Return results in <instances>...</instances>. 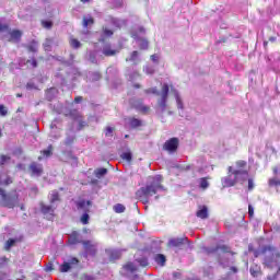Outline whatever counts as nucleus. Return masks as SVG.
Here are the masks:
<instances>
[{
    "label": "nucleus",
    "instance_id": "nucleus-1",
    "mask_svg": "<svg viewBox=\"0 0 280 280\" xmlns=\"http://www.w3.org/2000/svg\"><path fill=\"white\" fill-rule=\"evenodd\" d=\"M249 252H254V257H262V264L266 268L279 269L275 276H269L268 280H280V252L272 245H265L258 249H253V246H248Z\"/></svg>",
    "mask_w": 280,
    "mask_h": 280
},
{
    "label": "nucleus",
    "instance_id": "nucleus-2",
    "mask_svg": "<svg viewBox=\"0 0 280 280\" xmlns=\"http://www.w3.org/2000/svg\"><path fill=\"white\" fill-rule=\"evenodd\" d=\"M161 183H163V176L155 175L154 177H150L148 184L144 187H141L136 192V196L140 198L143 205H148V202H150L149 198H152V196L159 191H165V188Z\"/></svg>",
    "mask_w": 280,
    "mask_h": 280
},
{
    "label": "nucleus",
    "instance_id": "nucleus-3",
    "mask_svg": "<svg viewBox=\"0 0 280 280\" xmlns=\"http://www.w3.org/2000/svg\"><path fill=\"white\" fill-rule=\"evenodd\" d=\"M144 93L147 95H150V93H152V95H158L159 98H158L156 113H158L159 117H161V119H163V114L167 109V97H170V85H167V83H164L162 85L161 92H159V90L156 88H150V89L144 90Z\"/></svg>",
    "mask_w": 280,
    "mask_h": 280
},
{
    "label": "nucleus",
    "instance_id": "nucleus-4",
    "mask_svg": "<svg viewBox=\"0 0 280 280\" xmlns=\"http://www.w3.org/2000/svg\"><path fill=\"white\" fill-rule=\"evenodd\" d=\"M248 178V171L246 170H235L229 176L222 178L223 187H233L237 180H246Z\"/></svg>",
    "mask_w": 280,
    "mask_h": 280
},
{
    "label": "nucleus",
    "instance_id": "nucleus-5",
    "mask_svg": "<svg viewBox=\"0 0 280 280\" xmlns=\"http://www.w3.org/2000/svg\"><path fill=\"white\" fill-rule=\"evenodd\" d=\"M0 203L2 207H7V209L19 207V194L16 191L5 194L3 188H0Z\"/></svg>",
    "mask_w": 280,
    "mask_h": 280
},
{
    "label": "nucleus",
    "instance_id": "nucleus-6",
    "mask_svg": "<svg viewBox=\"0 0 280 280\" xmlns=\"http://www.w3.org/2000/svg\"><path fill=\"white\" fill-rule=\"evenodd\" d=\"M65 116L70 117V119H73L74 121H78L79 130H82V128H86L88 126V124L84 121V118L82 117V114H80V112L77 109L65 112Z\"/></svg>",
    "mask_w": 280,
    "mask_h": 280
},
{
    "label": "nucleus",
    "instance_id": "nucleus-7",
    "mask_svg": "<svg viewBox=\"0 0 280 280\" xmlns=\"http://www.w3.org/2000/svg\"><path fill=\"white\" fill-rule=\"evenodd\" d=\"M129 104L132 108H136V110H139V113H148L150 110L149 106L143 105V100L141 98H131L129 101Z\"/></svg>",
    "mask_w": 280,
    "mask_h": 280
},
{
    "label": "nucleus",
    "instance_id": "nucleus-8",
    "mask_svg": "<svg viewBox=\"0 0 280 280\" xmlns=\"http://www.w3.org/2000/svg\"><path fill=\"white\" fill-rule=\"evenodd\" d=\"M185 244H189V238L187 237H177L168 240V248H182Z\"/></svg>",
    "mask_w": 280,
    "mask_h": 280
},
{
    "label": "nucleus",
    "instance_id": "nucleus-9",
    "mask_svg": "<svg viewBox=\"0 0 280 280\" xmlns=\"http://www.w3.org/2000/svg\"><path fill=\"white\" fill-rule=\"evenodd\" d=\"M178 138H171L164 143L163 148L166 152H176L178 150Z\"/></svg>",
    "mask_w": 280,
    "mask_h": 280
},
{
    "label": "nucleus",
    "instance_id": "nucleus-10",
    "mask_svg": "<svg viewBox=\"0 0 280 280\" xmlns=\"http://www.w3.org/2000/svg\"><path fill=\"white\" fill-rule=\"evenodd\" d=\"M83 248L88 255H96L97 253V243L91 241H82Z\"/></svg>",
    "mask_w": 280,
    "mask_h": 280
},
{
    "label": "nucleus",
    "instance_id": "nucleus-11",
    "mask_svg": "<svg viewBox=\"0 0 280 280\" xmlns=\"http://www.w3.org/2000/svg\"><path fill=\"white\" fill-rule=\"evenodd\" d=\"M131 36L135 38V40L138 42L140 49L145 50V49H148V47H150V43L148 42V39L141 38L137 31H132Z\"/></svg>",
    "mask_w": 280,
    "mask_h": 280
},
{
    "label": "nucleus",
    "instance_id": "nucleus-12",
    "mask_svg": "<svg viewBox=\"0 0 280 280\" xmlns=\"http://www.w3.org/2000/svg\"><path fill=\"white\" fill-rule=\"evenodd\" d=\"M28 170L32 176H43V165L36 162L31 163Z\"/></svg>",
    "mask_w": 280,
    "mask_h": 280
},
{
    "label": "nucleus",
    "instance_id": "nucleus-13",
    "mask_svg": "<svg viewBox=\"0 0 280 280\" xmlns=\"http://www.w3.org/2000/svg\"><path fill=\"white\" fill-rule=\"evenodd\" d=\"M105 253L107 257H109L110 261H115L121 258V249H106Z\"/></svg>",
    "mask_w": 280,
    "mask_h": 280
},
{
    "label": "nucleus",
    "instance_id": "nucleus-14",
    "mask_svg": "<svg viewBox=\"0 0 280 280\" xmlns=\"http://www.w3.org/2000/svg\"><path fill=\"white\" fill-rule=\"evenodd\" d=\"M10 34V43H21V37L23 36V32L19 30H13L9 32Z\"/></svg>",
    "mask_w": 280,
    "mask_h": 280
},
{
    "label": "nucleus",
    "instance_id": "nucleus-15",
    "mask_svg": "<svg viewBox=\"0 0 280 280\" xmlns=\"http://www.w3.org/2000/svg\"><path fill=\"white\" fill-rule=\"evenodd\" d=\"M102 54H104L106 57L117 56V54H119V49H113L109 44H106L103 46Z\"/></svg>",
    "mask_w": 280,
    "mask_h": 280
},
{
    "label": "nucleus",
    "instance_id": "nucleus-16",
    "mask_svg": "<svg viewBox=\"0 0 280 280\" xmlns=\"http://www.w3.org/2000/svg\"><path fill=\"white\" fill-rule=\"evenodd\" d=\"M77 208L79 211H84V213L91 211V201L81 200L77 202Z\"/></svg>",
    "mask_w": 280,
    "mask_h": 280
},
{
    "label": "nucleus",
    "instance_id": "nucleus-17",
    "mask_svg": "<svg viewBox=\"0 0 280 280\" xmlns=\"http://www.w3.org/2000/svg\"><path fill=\"white\" fill-rule=\"evenodd\" d=\"M196 215L201 220H207L209 218V209L207 208V206H200Z\"/></svg>",
    "mask_w": 280,
    "mask_h": 280
},
{
    "label": "nucleus",
    "instance_id": "nucleus-18",
    "mask_svg": "<svg viewBox=\"0 0 280 280\" xmlns=\"http://www.w3.org/2000/svg\"><path fill=\"white\" fill-rule=\"evenodd\" d=\"M8 185H12V177H10L5 173L0 174V187H8Z\"/></svg>",
    "mask_w": 280,
    "mask_h": 280
},
{
    "label": "nucleus",
    "instance_id": "nucleus-19",
    "mask_svg": "<svg viewBox=\"0 0 280 280\" xmlns=\"http://www.w3.org/2000/svg\"><path fill=\"white\" fill-rule=\"evenodd\" d=\"M220 248H224V247H220V246H215V247H201L200 254L201 255H214V253H218V250H220Z\"/></svg>",
    "mask_w": 280,
    "mask_h": 280
},
{
    "label": "nucleus",
    "instance_id": "nucleus-20",
    "mask_svg": "<svg viewBox=\"0 0 280 280\" xmlns=\"http://www.w3.org/2000/svg\"><path fill=\"white\" fill-rule=\"evenodd\" d=\"M58 97V89L50 88L46 91V100L48 102H51L52 100H56Z\"/></svg>",
    "mask_w": 280,
    "mask_h": 280
},
{
    "label": "nucleus",
    "instance_id": "nucleus-21",
    "mask_svg": "<svg viewBox=\"0 0 280 280\" xmlns=\"http://www.w3.org/2000/svg\"><path fill=\"white\" fill-rule=\"evenodd\" d=\"M69 244L75 245V244H82L83 241H80V233L72 232L68 238Z\"/></svg>",
    "mask_w": 280,
    "mask_h": 280
},
{
    "label": "nucleus",
    "instance_id": "nucleus-22",
    "mask_svg": "<svg viewBox=\"0 0 280 280\" xmlns=\"http://www.w3.org/2000/svg\"><path fill=\"white\" fill-rule=\"evenodd\" d=\"M55 209L56 208H54V206H47L44 203L40 205V211L44 213V215H54Z\"/></svg>",
    "mask_w": 280,
    "mask_h": 280
},
{
    "label": "nucleus",
    "instance_id": "nucleus-23",
    "mask_svg": "<svg viewBox=\"0 0 280 280\" xmlns=\"http://www.w3.org/2000/svg\"><path fill=\"white\" fill-rule=\"evenodd\" d=\"M50 205H56V202H60V194L58 190H52L49 196Z\"/></svg>",
    "mask_w": 280,
    "mask_h": 280
},
{
    "label": "nucleus",
    "instance_id": "nucleus-24",
    "mask_svg": "<svg viewBox=\"0 0 280 280\" xmlns=\"http://www.w3.org/2000/svg\"><path fill=\"white\" fill-rule=\"evenodd\" d=\"M172 91H173L174 97L176 100L177 108L183 110V108H184L183 100L180 98V94L178 93V90H172Z\"/></svg>",
    "mask_w": 280,
    "mask_h": 280
},
{
    "label": "nucleus",
    "instance_id": "nucleus-25",
    "mask_svg": "<svg viewBox=\"0 0 280 280\" xmlns=\"http://www.w3.org/2000/svg\"><path fill=\"white\" fill-rule=\"evenodd\" d=\"M26 49L32 54H36V51H38V42L32 40L31 44L26 46Z\"/></svg>",
    "mask_w": 280,
    "mask_h": 280
},
{
    "label": "nucleus",
    "instance_id": "nucleus-26",
    "mask_svg": "<svg viewBox=\"0 0 280 280\" xmlns=\"http://www.w3.org/2000/svg\"><path fill=\"white\" fill-rule=\"evenodd\" d=\"M155 261L159 266H165V261H167V259L165 258V255L158 254L155 255Z\"/></svg>",
    "mask_w": 280,
    "mask_h": 280
},
{
    "label": "nucleus",
    "instance_id": "nucleus-27",
    "mask_svg": "<svg viewBox=\"0 0 280 280\" xmlns=\"http://www.w3.org/2000/svg\"><path fill=\"white\" fill-rule=\"evenodd\" d=\"M51 45H54V38H46L43 44L45 51H51Z\"/></svg>",
    "mask_w": 280,
    "mask_h": 280
},
{
    "label": "nucleus",
    "instance_id": "nucleus-28",
    "mask_svg": "<svg viewBox=\"0 0 280 280\" xmlns=\"http://www.w3.org/2000/svg\"><path fill=\"white\" fill-rule=\"evenodd\" d=\"M121 159L122 161H127V163H132V152H130V150L121 153Z\"/></svg>",
    "mask_w": 280,
    "mask_h": 280
},
{
    "label": "nucleus",
    "instance_id": "nucleus-29",
    "mask_svg": "<svg viewBox=\"0 0 280 280\" xmlns=\"http://www.w3.org/2000/svg\"><path fill=\"white\" fill-rule=\"evenodd\" d=\"M127 62H139V51L133 50L129 58L126 59Z\"/></svg>",
    "mask_w": 280,
    "mask_h": 280
},
{
    "label": "nucleus",
    "instance_id": "nucleus-30",
    "mask_svg": "<svg viewBox=\"0 0 280 280\" xmlns=\"http://www.w3.org/2000/svg\"><path fill=\"white\" fill-rule=\"evenodd\" d=\"M129 126L131 128H139L141 127V120L137 118H129Z\"/></svg>",
    "mask_w": 280,
    "mask_h": 280
},
{
    "label": "nucleus",
    "instance_id": "nucleus-31",
    "mask_svg": "<svg viewBox=\"0 0 280 280\" xmlns=\"http://www.w3.org/2000/svg\"><path fill=\"white\" fill-rule=\"evenodd\" d=\"M94 174H95L96 178H102V176H106L108 174V170L97 168L96 171H94Z\"/></svg>",
    "mask_w": 280,
    "mask_h": 280
},
{
    "label": "nucleus",
    "instance_id": "nucleus-32",
    "mask_svg": "<svg viewBox=\"0 0 280 280\" xmlns=\"http://www.w3.org/2000/svg\"><path fill=\"white\" fill-rule=\"evenodd\" d=\"M42 154L46 159H49V156H51L54 154V147L51 144L48 145V148L46 150L42 151Z\"/></svg>",
    "mask_w": 280,
    "mask_h": 280
},
{
    "label": "nucleus",
    "instance_id": "nucleus-33",
    "mask_svg": "<svg viewBox=\"0 0 280 280\" xmlns=\"http://www.w3.org/2000/svg\"><path fill=\"white\" fill-rule=\"evenodd\" d=\"M73 141H75V135L67 133L65 145H72Z\"/></svg>",
    "mask_w": 280,
    "mask_h": 280
},
{
    "label": "nucleus",
    "instance_id": "nucleus-34",
    "mask_svg": "<svg viewBox=\"0 0 280 280\" xmlns=\"http://www.w3.org/2000/svg\"><path fill=\"white\" fill-rule=\"evenodd\" d=\"M115 213H124L126 211V207L121 203H117L114 206Z\"/></svg>",
    "mask_w": 280,
    "mask_h": 280
},
{
    "label": "nucleus",
    "instance_id": "nucleus-35",
    "mask_svg": "<svg viewBox=\"0 0 280 280\" xmlns=\"http://www.w3.org/2000/svg\"><path fill=\"white\" fill-rule=\"evenodd\" d=\"M125 270H127L128 272H136L137 270V267L135 266V264L132 262H127L125 266H124Z\"/></svg>",
    "mask_w": 280,
    "mask_h": 280
},
{
    "label": "nucleus",
    "instance_id": "nucleus-36",
    "mask_svg": "<svg viewBox=\"0 0 280 280\" xmlns=\"http://www.w3.org/2000/svg\"><path fill=\"white\" fill-rule=\"evenodd\" d=\"M14 244H16V238H9L4 246L5 250H10Z\"/></svg>",
    "mask_w": 280,
    "mask_h": 280
},
{
    "label": "nucleus",
    "instance_id": "nucleus-37",
    "mask_svg": "<svg viewBox=\"0 0 280 280\" xmlns=\"http://www.w3.org/2000/svg\"><path fill=\"white\" fill-rule=\"evenodd\" d=\"M50 128L52 129L50 131L51 139H60V133L58 131L54 130V128H55L54 124L50 125Z\"/></svg>",
    "mask_w": 280,
    "mask_h": 280
},
{
    "label": "nucleus",
    "instance_id": "nucleus-38",
    "mask_svg": "<svg viewBox=\"0 0 280 280\" xmlns=\"http://www.w3.org/2000/svg\"><path fill=\"white\" fill-rule=\"evenodd\" d=\"M93 23H95L93 18H83V27H89V25H93Z\"/></svg>",
    "mask_w": 280,
    "mask_h": 280
},
{
    "label": "nucleus",
    "instance_id": "nucleus-39",
    "mask_svg": "<svg viewBox=\"0 0 280 280\" xmlns=\"http://www.w3.org/2000/svg\"><path fill=\"white\" fill-rule=\"evenodd\" d=\"M71 270V265L69 262H63L60 266V272H69Z\"/></svg>",
    "mask_w": 280,
    "mask_h": 280
},
{
    "label": "nucleus",
    "instance_id": "nucleus-40",
    "mask_svg": "<svg viewBox=\"0 0 280 280\" xmlns=\"http://www.w3.org/2000/svg\"><path fill=\"white\" fill-rule=\"evenodd\" d=\"M42 25H43V27H45V30H51V27H54V22L47 21V20H43L42 21Z\"/></svg>",
    "mask_w": 280,
    "mask_h": 280
},
{
    "label": "nucleus",
    "instance_id": "nucleus-41",
    "mask_svg": "<svg viewBox=\"0 0 280 280\" xmlns=\"http://www.w3.org/2000/svg\"><path fill=\"white\" fill-rule=\"evenodd\" d=\"M70 45L73 49H80V47H82V44L78 39H71Z\"/></svg>",
    "mask_w": 280,
    "mask_h": 280
},
{
    "label": "nucleus",
    "instance_id": "nucleus-42",
    "mask_svg": "<svg viewBox=\"0 0 280 280\" xmlns=\"http://www.w3.org/2000/svg\"><path fill=\"white\" fill-rule=\"evenodd\" d=\"M80 220L83 224H89V220H91V217L89 215V212H84Z\"/></svg>",
    "mask_w": 280,
    "mask_h": 280
},
{
    "label": "nucleus",
    "instance_id": "nucleus-43",
    "mask_svg": "<svg viewBox=\"0 0 280 280\" xmlns=\"http://www.w3.org/2000/svg\"><path fill=\"white\" fill-rule=\"evenodd\" d=\"M203 275L205 277H210V275H213V267L203 268Z\"/></svg>",
    "mask_w": 280,
    "mask_h": 280
},
{
    "label": "nucleus",
    "instance_id": "nucleus-44",
    "mask_svg": "<svg viewBox=\"0 0 280 280\" xmlns=\"http://www.w3.org/2000/svg\"><path fill=\"white\" fill-rule=\"evenodd\" d=\"M10 31V26L8 24H3L0 21V34H3V32H9Z\"/></svg>",
    "mask_w": 280,
    "mask_h": 280
},
{
    "label": "nucleus",
    "instance_id": "nucleus-45",
    "mask_svg": "<svg viewBox=\"0 0 280 280\" xmlns=\"http://www.w3.org/2000/svg\"><path fill=\"white\" fill-rule=\"evenodd\" d=\"M200 187L201 189H207L209 187V182L207 180V178L200 179Z\"/></svg>",
    "mask_w": 280,
    "mask_h": 280
},
{
    "label": "nucleus",
    "instance_id": "nucleus-46",
    "mask_svg": "<svg viewBox=\"0 0 280 280\" xmlns=\"http://www.w3.org/2000/svg\"><path fill=\"white\" fill-rule=\"evenodd\" d=\"M144 72L147 73V75H154V68L151 66H147L144 68Z\"/></svg>",
    "mask_w": 280,
    "mask_h": 280
},
{
    "label": "nucleus",
    "instance_id": "nucleus-47",
    "mask_svg": "<svg viewBox=\"0 0 280 280\" xmlns=\"http://www.w3.org/2000/svg\"><path fill=\"white\" fill-rule=\"evenodd\" d=\"M236 167H238L237 170H244V167H246V161H244V160L237 161Z\"/></svg>",
    "mask_w": 280,
    "mask_h": 280
},
{
    "label": "nucleus",
    "instance_id": "nucleus-48",
    "mask_svg": "<svg viewBox=\"0 0 280 280\" xmlns=\"http://www.w3.org/2000/svg\"><path fill=\"white\" fill-rule=\"evenodd\" d=\"M279 185H280V180H278L276 178L269 179L270 187H279Z\"/></svg>",
    "mask_w": 280,
    "mask_h": 280
},
{
    "label": "nucleus",
    "instance_id": "nucleus-49",
    "mask_svg": "<svg viewBox=\"0 0 280 280\" xmlns=\"http://www.w3.org/2000/svg\"><path fill=\"white\" fill-rule=\"evenodd\" d=\"M112 23L115 25V27H121V25H124V21L117 19H113Z\"/></svg>",
    "mask_w": 280,
    "mask_h": 280
},
{
    "label": "nucleus",
    "instance_id": "nucleus-50",
    "mask_svg": "<svg viewBox=\"0 0 280 280\" xmlns=\"http://www.w3.org/2000/svg\"><path fill=\"white\" fill-rule=\"evenodd\" d=\"M138 264L142 266V268H145L148 266V258H139L137 259Z\"/></svg>",
    "mask_w": 280,
    "mask_h": 280
},
{
    "label": "nucleus",
    "instance_id": "nucleus-51",
    "mask_svg": "<svg viewBox=\"0 0 280 280\" xmlns=\"http://www.w3.org/2000/svg\"><path fill=\"white\" fill-rule=\"evenodd\" d=\"M8 161H10V156H8V155H1V156H0V166H1V165H5V163H7Z\"/></svg>",
    "mask_w": 280,
    "mask_h": 280
},
{
    "label": "nucleus",
    "instance_id": "nucleus-52",
    "mask_svg": "<svg viewBox=\"0 0 280 280\" xmlns=\"http://www.w3.org/2000/svg\"><path fill=\"white\" fill-rule=\"evenodd\" d=\"M8 115V108L3 105H0V117H5Z\"/></svg>",
    "mask_w": 280,
    "mask_h": 280
},
{
    "label": "nucleus",
    "instance_id": "nucleus-53",
    "mask_svg": "<svg viewBox=\"0 0 280 280\" xmlns=\"http://www.w3.org/2000/svg\"><path fill=\"white\" fill-rule=\"evenodd\" d=\"M115 129L113 127H106L105 129V137H113V131Z\"/></svg>",
    "mask_w": 280,
    "mask_h": 280
},
{
    "label": "nucleus",
    "instance_id": "nucleus-54",
    "mask_svg": "<svg viewBox=\"0 0 280 280\" xmlns=\"http://www.w3.org/2000/svg\"><path fill=\"white\" fill-rule=\"evenodd\" d=\"M68 264H70V266H78V264H80V260L73 257L68 260Z\"/></svg>",
    "mask_w": 280,
    "mask_h": 280
},
{
    "label": "nucleus",
    "instance_id": "nucleus-55",
    "mask_svg": "<svg viewBox=\"0 0 280 280\" xmlns=\"http://www.w3.org/2000/svg\"><path fill=\"white\" fill-rule=\"evenodd\" d=\"M141 74H139V72H132L130 75H129V80L132 82L133 80H137V78H140Z\"/></svg>",
    "mask_w": 280,
    "mask_h": 280
},
{
    "label": "nucleus",
    "instance_id": "nucleus-56",
    "mask_svg": "<svg viewBox=\"0 0 280 280\" xmlns=\"http://www.w3.org/2000/svg\"><path fill=\"white\" fill-rule=\"evenodd\" d=\"M80 279L81 280H95V277L83 273Z\"/></svg>",
    "mask_w": 280,
    "mask_h": 280
},
{
    "label": "nucleus",
    "instance_id": "nucleus-57",
    "mask_svg": "<svg viewBox=\"0 0 280 280\" xmlns=\"http://www.w3.org/2000/svg\"><path fill=\"white\" fill-rule=\"evenodd\" d=\"M151 60H152V62H155V65H159V60H160L159 55H156V54L151 55Z\"/></svg>",
    "mask_w": 280,
    "mask_h": 280
},
{
    "label": "nucleus",
    "instance_id": "nucleus-58",
    "mask_svg": "<svg viewBox=\"0 0 280 280\" xmlns=\"http://www.w3.org/2000/svg\"><path fill=\"white\" fill-rule=\"evenodd\" d=\"M93 77H94L93 80H94L95 82H97L98 80L102 79V74H100V72H94Z\"/></svg>",
    "mask_w": 280,
    "mask_h": 280
},
{
    "label": "nucleus",
    "instance_id": "nucleus-59",
    "mask_svg": "<svg viewBox=\"0 0 280 280\" xmlns=\"http://www.w3.org/2000/svg\"><path fill=\"white\" fill-rule=\"evenodd\" d=\"M252 189H255V183L253 179H248V190L252 191Z\"/></svg>",
    "mask_w": 280,
    "mask_h": 280
},
{
    "label": "nucleus",
    "instance_id": "nucleus-60",
    "mask_svg": "<svg viewBox=\"0 0 280 280\" xmlns=\"http://www.w3.org/2000/svg\"><path fill=\"white\" fill-rule=\"evenodd\" d=\"M51 270H54V264L49 262L46 268H45V271L46 272H51Z\"/></svg>",
    "mask_w": 280,
    "mask_h": 280
},
{
    "label": "nucleus",
    "instance_id": "nucleus-61",
    "mask_svg": "<svg viewBox=\"0 0 280 280\" xmlns=\"http://www.w3.org/2000/svg\"><path fill=\"white\" fill-rule=\"evenodd\" d=\"M248 214L249 218H253V215H255V209L253 208V206H248Z\"/></svg>",
    "mask_w": 280,
    "mask_h": 280
},
{
    "label": "nucleus",
    "instance_id": "nucleus-62",
    "mask_svg": "<svg viewBox=\"0 0 280 280\" xmlns=\"http://www.w3.org/2000/svg\"><path fill=\"white\" fill-rule=\"evenodd\" d=\"M104 35L105 36H113V31L108 30V28H103Z\"/></svg>",
    "mask_w": 280,
    "mask_h": 280
},
{
    "label": "nucleus",
    "instance_id": "nucleus-63",
    "mask_svg": "<svg viewBox=\"0 0 280 280\" xmlns=\"http://www.w3.org/2000/svg\"><path fill=\"white\" fill-rule=\"evenodd\" d=\"M249 272L253 277H257V275H259V271L255 270L253 267L249 269Z\"/></svg>",
    "mask_w": 280,
    "mask_h": 280
},
{
    "label": "nucleus",
    "instance_id": "nucleus-64",
    "mask_svg": "<svg viewBox=\"0 0 280 280\" xmlns=\"http://www.w3.org/2000/svg\"><path fill=\"white\" fill-rule=\"evenodd\" d=\"M82 100H83L82 96H77L74 98V104H81Z\"/></svg>",
    "mask_w": 280,
    "mask_h": 280
}]
</instances>
